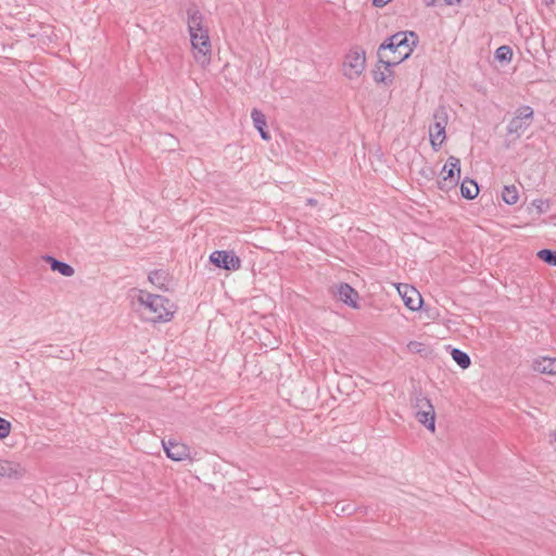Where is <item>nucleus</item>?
Here are the masks:
<instances>
[{"label":"nucleus","instance_id":"f257e3e1","mask_svg":"<svg viewBox=\"0 0 556 556\" xmlns=\"http://www.w3.org/2000/svg\"><path fill=\"white\" fill-rule=\"evenodd\" d=\"M138 301L149 312L147 319L152 323H166L174 316V304L163 295L140 291Z\"/></svg>","mask_w":556,"mask_h":556},{"label":"nucleus","instance_id":"f03ea898","mask_svg":"<svg viewBox=\"0 0 556 556\" xmlns=\"http://www.w3.org/2000/svg\"><path fill=\"white\" fill-rule=\"evenodd\" d=\"M366 66V52L362 47H353L345 54L343 61V75L349 79L358 78Z\"/></svg>","mask_w":556,"mask_h":556},{"label":"nucleus","instance_id":"7ed1b4c3","mask_svg":"<svg viewBox=\"0 0 556 556\" xmlns=\"http://www.w3.org/2000/svg\"><path fill=\"white\" fill-rule=\"evenodd\" d=\"M414 409L416 419L433 432L435 429V412L431 401L419 393L415 396Z\"/></svg>","mask_w":556,"mask_h":556},{"label":"nucleus","instance_id":"20e7f679","mask_svg":"<svg viewBox=\"0 0 556 556\" xmlns=\"http://www.w3.org/2000/svg\"><path fill=\"white\" fill-rule=\"evenodd\" d=\"M533 119V110L523 105L517 109L515 116L509 121L507 125V134L514 136V139H518L522 134L530 127Z\"/></svg>","mask_w":556,"mask_h":556},{"label":"nucleus","instance_id":"39448f33","mask_svg":"<svg viewBox=\"0 0 556 556\" xmlns=\"http://www.w3.org/2000/svg\"><path fill=\"white\" fill-rule=\"evenodd\" d=\"M447 125V113L445 108L440 106L433 112V124L429 127L430 142L433 150L438 151L445 140V127Z\"/></svg>","mask_w":556,"mask_h":556},{"label":"nucleus","instance_id":"423d86ee","mask_svg":"<svg viewBox=\"0 0 556 556\" xmlns=\"http://www.w3.org/2000/svg\"><path fill=\"white\" fill-rule=\"evenodd\" d=\"M190 40L194 50V58L198 63L202 65L210 62L211 55V40L208 33H190Z\"/></svg>","mask_w":556,"mask_h":556},{"label":"nucleus","instance_id":"0eeeda50","mask_svg":"<svg viewBox=\"0 0 556 556\" xmlns=\"http://www.w3.org/2000/svg\"><path fill=\"white\" fill-rule=\"evenodd\" d=\"M409 38L410 37H406V40L400 42L396 48V55L384 59L383 54H379V63L384 64L387 71H389V67L400 64L412 54L418 39L415 40V38H412V40H409Z\"/></svg>","mask_w":556,"mask_h":556},{"label":"nucleus","instance_id":"6e6552de","mask_svg":"<svg viewBox=\"0 0 556 556\" xmlns=\"http://www.w3.org/2000/svg\"><path fill=\"white\" fill-rule=\"evenodd\" d=\"M210 261L216 267L226 270H238L241 267V260L232 251H214L210 255Z\"/></svg>","mask_w":556,"mask_h":556},{"label":"nucleus","instance_id":"1a4fd4ad","mask_svg":"<svg viewBox=\"0 0 556 556\" xmlns=\"http://www.w3.org/2000/svg\"><path fill=\"white\" fill-rule=\"evenodd\" d=\"M166 456L175 462H181L190 458V448L188 445L175 441H162Z\"/></svg>","mask_w":556,"mask_h":556},{"label":"nucleus","instance_id":"9d476101","mask_svg":"<svg viewBox=\"0 0 556 556\" xmlns=\"http://www.w3.org/2000/svg\"><path fill=\"white\" fill-rule=\"evenodd\" d=\"M397 290L407 308H409L410 311H418L421 307L422 298L417 289L404 285L403 287L399 286Z\"/></svg>","mask_w":556,"mask_h":556},{"label":"nucleus","instance_id":"9b49d317","mask_svg":"<svg viewBox=\"0 0 556 556\" xmlns=\"http://www.w3.org/2000/svg\"><path fill=\"white\" fill-rule=\"evenodd\" d=\"M406 37L415 38V40L418 39V36L414 31H399L390 37H388L379 47L378 49V55L382 54V51L389 50L391 53L396 55V48L400 45V42L406 40Z\"/></svg>","mask_w":556,"mask_h":556},{"label":"nucleus","instance_id":"f8f14e48","mask_svg":"<svg viewBox=\"0 0 556 556\" xmlns=\"http://www.w3.org/2000/svg\"><path fill=\"white\" fill-rule=\"evenodd\" d=\"M337 294L339 296V300L342 301L344 304L357 308V300H358V293L355 289H353L349 283L341 282L337 287Z\"/></svg>","mask_w":556,"mask_h":556},{"label":"nucleus","instance_id":"ddd939ff","mask_svg":"<svg viewBox=\"0 0 556 556\" xmlns=\"http://www.w3.org/2000/svg\"><path fill=\"white\" fill-rule=\"evenodd\" d=\"M187 24H188V30L190 33H194V30H201L202 27H204V16L199 11L197 5L192 4L187 9Z\"/></svg>","mask_w":556,"mask_h":556},{"label":"nucleus","instance_id":"4468645a","mask_svg":"<svg viewBox=\"0 0 556 556\" xmlns=\"http://www.w3.org/2000/svg\"><path fill=\"white\" fill-rule=\"evenodd\" d=\"M25 469L17 463L0 460V477L20 479L24 476Z\"/></svg>","mask_w":556,"mask_h":556},{"label":"nucleus","instance_id":"2eb2a0df","mask_svg":"<svg viewBox=\"0 0 556 556\" xmlns=\"http://www.w3.org/2000/svg\"><path fill=\"white\" fill-rule=\"evenodd\" d=\"M441 177L459 179L460 160L456 156H450L441 170Z\"/></svg>","mask_w":556,"mask_h":556},{"label":"nucleus","instance_id":"dca6fc26","mask_svg":"<svg viewBox=\"0 0 556 556\" xmlns=\"http://www.w3.org/2000/svg\"><path fill=\"white\" fill-rule=\"evenodd\" d=\"M251 117L254 124V127L258 130L263 140L268 141L270 139L269 132L266 130L267 123L265 115L257 109H253L251 112Z\"/></svg>","mask_w":556,"mask_h":556},{"label":"nucleus","instance_id":"f3484780","mask_svg":"<svg viewBox=\"0 0 556 556\" xmlns=\"http://www.w3.org/2000/svg\"><path fill=\"white\" fill-rule=\"evenodd\" d=\"M45 261L50 265L53 271H58L64 277H71L75 273L74 268L70 264L59 261L53 256L47 255L45 256Z\"/></svg>","mask_w":556,"mask_h":556},{"label":"nucleus","instance_id":"a211bd4d","mask_svg":"<svg viewBox=\"0 0 556 556\" xmlns=\"http://www.w3.org/2000/svg\"><path fill=\"white\" fill-rule=\"evenodd\" d=\"M372 78L378 84H392L393 73L391 67H389V71H387L386 65L378 62L376 68L372 71Z\"/></svg>","mask_w":556,"mask_h":556},{"label":"nucleus","instance_id":"6ab92c4d","mask_svg":"<svg viewBox=\"0 0 556 556\" xmlns=\"http://www.w3.org/2000/svg\"><path fill=\"white\" fill-rule=\"evenodd\" d=\"M479 193V187L476 181L470 179H465L460 184V194L463 198L472 200L475 199Z\"/></svg>","mask_w":556,"mask_h":556},{"label":"nucleus","instance_id":"aec40b11","mask_svg":"<svg viewBox=\"0 0 556 556\" xmlns=\"http://www.w3.org/2000/svg\"><path fill=\"white\" fill-rule=\"evenodd\" d=\"M451 355L453 361L463 369H467L471 364L469 355L459 349H453Z\"/></svg>","mask_w":556,"mask_h":556},{"label":"nucleus","instance_id":"412c9836","mask_svg":"<svg viewBox=\"0 0 556 556\" xmlns=\"http://www.w3.org/2000/svg\"><path fill=\"white\" fill-rule=\"evenodd\" d=\"M149 281L160 289H166L167 274L163 270L156 269L149 274Z\"/></svg>","mask_w":556,"mask_h":556},{"label":"nucleus","instance_id":"4be33fe9","mask_svg":"<svg viewBox=\"0 0 556 556\" xmlns=\"http://www.w3.org/2000/svg\"><path fill=\"white\" fill-rule=\"evenodd\" d=\"M503 201L506 204L513 205L519 199L518 190L515 186H505L502 192Z\"/></svg>","mask_w":556,"mask_h":556},{"label":"nucleus","instance_id":"5701e85b","mask_svg":"<svg viewBox=\"0 0 556 556\" xmlns=\"http://www.w3.org/2000/svg\"><path fill=\"white\" fill-rule=\"evenodd\" d=\"M536 369L543 374L556 375V358H543Z\"/></svg>","mask_w":556,"mask_h":556},{"label":"nucleus","instance_id":"b1692460","mask_svg":"<svg viewBox=\"0 0 556 556\" xmlns=\"http://www.w3.org/2000/svg\"><path fill=\"white\" fill-rule=\"evenodd\" d=\"M538 257L544 263L556 266V251L549 249H542L536 253Z\"/></svg>","mask_w":556,"mask_h":556},{"label":"nucleus","instance_id":"393cba45","mask_svg":"<svg viewBox=\"0 0 556 556\" xmlns=\"http://www.w3.org/2000/svg\"><path fill=\"white\" fill-rule=\"evenodd\" d=\"M513 50L509 46H501L495 51V59L500 62H510Z\"/></svg>","mask_w":556,"mask_h":556},{"label":"nucleus","instance_id":"a878e982","mask_svg":"<svg viewBox=\"0 0 556 556\" xmlns=\"http://www.w3.org/2000/svg\"><path fill=\"white\" fill-rule=\"evenodd\" d=\"M459 179L441 177L438 180V188L444 192H448L458 185Z\"/></svg>","mask_w":556,"mask_h":556},{"label":"nucleus","instance_id":"bb28decb","mask_svg":"<svg viewBox=\"0 0 556 556\" xmlns=\"http://www.w3.org/2000/svg\"><path fill=\"white\" fill-rule=\"evenodd\" d=\"M11 422L0 417V439H4L10 434Z\"/></svg>","mask_w":556,"mask_h":556},{"label":"nucleus","instance_id":"cd10ccee","mask_svg":"<svg viewBox=\"0 0 556 556\" xmlns=\"http://www.w3.org/2000/svg\"><path fill=\"white\" fill-rule=\"evenodd\" d=\"M407 349L414 353H421L424 351V344L417 341H410L407 344Z\"/></svg>","mask_w":556,"mask_h":556},{"label":"nucleus","instance_id":"c85d7f7f","mask_svg":"<svg viewBox=\"0 0 556 556\" xmlns=\"http://www.w3.org/2000/svg\"><path fill=\"white\" fill-rule=\"evenodd\" d=\"M354 508L349 504V505H343L340 507V513L341 514H346V515H351L353 513Z\"/></svg>","mask_w":556,"mask_h":556},{"label":"nucleus","instance_id":"c756f323","mask_svg":"<svg viewBox=\"0 0 556 556\" xmlns=\"http://www.w3.org/2000/svg\"><path fill=\"white\" fill-rule=\"evenodd\" d=\"M391 0H372V3L376 7H383L386 5L388 2H390Z\"/></svg>","mask_w":556,"mask_h":556},{"label":"nucleus","instance_id":"7c9ffc66","mask_svg":"<svg viewBox=\"0 0 556 556\" xmlns=\"http://www.w3.org/2000/svg\"><path fill=\"white\" fill-rule=\"evenodd\" d=\"M306 204H307L308 206H316V205L318 204V201H317L316 199H314V198H308V199L306 200Z\"/></svg>","mask_w":556,"mask_h":556},{"label":"nucleus","instance_id":"2f4dec72","mask_svg":"<svg viewBox=\"0 0 556 556\" xmlns=\"http://www.w3.org/2000/svg\"><path fill=\"white\" fill-rule=\"evenodd\" d=\"M446 5L459 4L462 0H444Z\"/></svg>","mask_w":556,"mask_h":556},{"label":"nucleus","instance_id":"473e14b6","mask_svg":"<svg viewBox=\"0 0 556 556\" xmlns=\"http://www.w3.org/2000/svg\"><path fill=\"white\" fill-rule=\"evenodd\" d=\"M554 3H555L554 0H542V4L547 8H551Z\"/></svg>","mask_w":556,"mask_h":556},{"label":"nucleus","instance_id":"72a5a7b5","mask_svg":"<svg viewBox=\"0 0 556 556\" xmlns=\"http://www.w3.org/2000/svg\"><path fill=\"white\" fill-rule=\"evenodd\" d=\"M194 33L201 34V33H208V28L206 26L202 27L201 30H194Z\"/></svg>","mask_w":556,"mask_h":556},{"label":"nucleus","instance_id":"f704fd0d","mask_svg":"<svg viewBox=\"0 0 556 556\" xmlns=\"http://www.w3.org/2000/svg\"><path fill=\"white\" fill-rule=\"evenodd\" d=\"M426 4L428 7L433 5L435 3V0H425Z\"/></svg>","mask_w":556,"mask_h":556},{"label":"nucleus","instance_id":"c9c22d12","mask_svg":"<svg viewBox=\"0 0 556 556\" xmlns=\"http://www.w3.org/2000/svg\"><path fill=\"white\" fill-rule=\"evenodd\" d=\"M336 509H339V511H337V515H340V507H339V505H336Z\"/></svg>","mask_w":556,"mask_h":556},{"label":"nucleus","instance_id":"e433bc0d","mask_svg":"<svg viewBox=\"0 0 556 556\" xmlns=\"http://www.w3.org/2000/svg\"><path fill=\"white\" fill-rule=\"evenodd\" d=\"M552 437L554 438V440L556 441V431L553 432Z\"/></svg>","mask_w":556,"mask_h":556}]
</instances>
